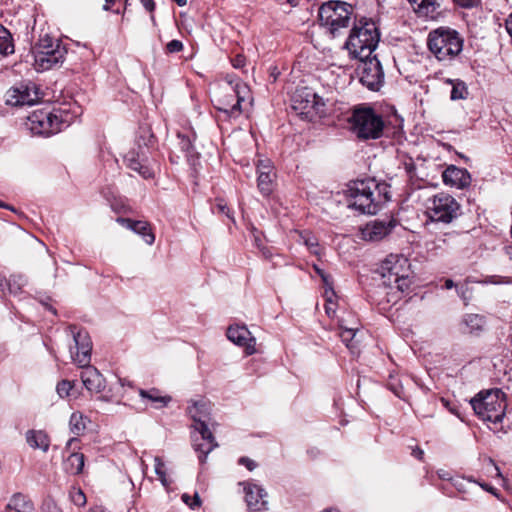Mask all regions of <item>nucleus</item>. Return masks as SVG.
Here are the masks:
<instances>
[{"label": "nucleus", "instance_id": "1", "mask_svg": "<svg viewBox=\"0 0 512 512\" xmlns=\"http://www.w3.org/2000/svg\"><path fill=\"white\" fill-rule=\"evenodd\" d=\"M391 186L374 178L352 181L346 190L347 206L360 214H376L391 199Z\"/></svg>", "mask_w": 512, "mask_h": 512}, {"label": "nucleus", "instance_id": "2", "mask_svg": "<svg viewBox=\"0 0 512 512\" xmlns=\"http://www.w3.org/2000/svg\"><path fill=\"white\" fill-rule=\"evenodd\" d=\"M379 272L387 303H397L412 283L409 260L403 255L390 254L382 261Z\"/></svg>", "mask_w": 512, "mask_h": 512}, {"label": "nucleus", "instance_id": "3", "mask_svg": "<svg viewBox=\"0 0 512 512\" xmlns=\"http://www.w3.org/2000/svg\"><path fill=\"white\" fill-rule=\"evenodd\" d=\"M380 32L371 19L361 18L353 22L350 34L344 43L352 58L363 60L371 58L370 55L377 48Z\"/></svg>", "mask_w": 512, "mask_h": 512}, {"label": "nucleus", "instance_id": "4", "mask_svg": "<svg viewBox=\"0 0 512 512\" xmlns=\"http://www.w3.org/2000/svg\"><path fill=\"white\" fill-rule=\"evenodd\" d=\"M211 404L204 398L192 401L188 413L194 421V428L199 432L201 439H195L194 447L199 452V460L204 462L207 455L217 446L209 426H213L211 418Z\"/></svg>", "mask_w": 512, "mask_h": 512}, {"label": "nucleus", "instance_id": "5", "mask_svg": "<svg viewBox=\"0 0 512 512\" xmlns=\"http://www.w3.org/2000/svg\"><path fill=\"white\" fill-rule=\"evenodd\" d=\"M353 6L345 1L330 0L318 10L320 25L333 38L343 35L352 23Z\"/></svg>", "mask_w": 512, "mask_h": 512}, {"label": "nucleus", "instance_id": "6", "mask_svg": "<svg viewBox=\"0 0 512 512\" xmlns=\"http://www.w3.org/2000/svg\"><path fill=\"white\" fill-rule=\"evenodd\" d=\"M348 123L351 132L360 140H376L383 136L384 119L372 107H354Z\"/></svg>", "mask_w": 512, "mask_h": 512}, {"label": "nucleus", "instance_id": "7", "mask_svg": "<svg viewBox=\"0 0 512 512\" xmlns=\"http://www.w3.org/2000/svg\"><path fill=\"white\" fill-rule=\"evenodd\" d=\"M429 51L439 61H452L463 49V39L456 30L440 27L428 34Z\"/></svg>", "mask_w": 512, "mask_h": 512}, {"label": "nucleus", "instance_id": "8", "mask_svg": "<svg viewBox=\"0 0 512 512\" xmlns=\"http://www.w3.org/2000/svg\"><path fill=\"white\" fill-rule=\"evenodd\" d=\"M26 125L34 135L51 136L70 125V116L62 109H38L28 117Z\"/></svg>", "mask_w": 512, "mask_h": 512}, {"label": "nucleus", "instance_id": "9", "mask_svg": "<svg viewBox=\"0 0 512 512\" xmlns=\"http://www.w3.org/2000/svg\"><path fill=\"white\" fill-rule=\"evenodd\" d=\"M470 405L483 420L493 423L502 421L507 406L505 394L499 388L480 391L471 398Z\"/></svg>", "mask_w": 512, "mask_h": 512}, {"label": "nucleus", "instance_id": "10", "mask_svg": "<svg viewBox=\"0 0 512 512\" xmlns=\"http://www.w3.org/2000/svg\"><path fill=\"white\" fill-rule=\"evenodd\" d=\"M32 53L35 69L46 71L64 62L67 49L59 39H54L45 34L32 46Z\"/></svg>", "mask_w": 512, "mask_h": 512}, {"label": "nucleus", "instance_id": "11", "mask_svg": "<svg viewBox=\"0 0 512 512\" xmlns=\"http://www.w3.org/2000/svg\"><path fill=\"white\" fill-rule=\"evenodd\" d=\"M461 215V205L450 194L438 193L428 200L427 216L432 222L449 224Z\"/></svg>", "mask_w": 512, "mask_h": 512}, {"label": "nucleus", "instance_id": "12", "mask_svg": "<svg viewBox=\"0 0 512 512\" xmlns=\"http://www.w3.org/2000/svg\"><path fill=\"white\" fill-rule=\"evenodd\" d=\"M124 163L129 169L137 172L144 179L154 177V170L149 160L148 144L144 140L143 145L140 139L137 140V147L132 148L125 154Z\"/></svg>", "mask_w": 512, "mask_h": 512}, {"label": "nucleus", "instance_id": "13", "mask_svg": "<svg viewBox=\"0 0 512 512\" xmlns=\"http://www.w3.org/2000/svg\"><path fill=\"white\" fill-rule=\"evenodd\" d=\"M360 82L371 91H379L384 84V71L377 56L360 60Z\"/></svg>", "mask_w": 512, "mask_h": 512}, {"label": "nucleus", "instance_id": "14", "mask_svg": "<svg viewBox=\"0 0 512 512\" xmlns=\"http://www.w3.org/2000/svg\"><path fill=\"white\" fill-rule=\"evenodd\" d=\"M74 343L75 351L70 348L71 358L78 365H86L91 361L92 341L85 329H79L76 325L68 327Z\"/></svg>", "mask_w": 512, "mask_h": 512}, {"label": "nucleus", "instance_id": "15", "mask_svg": "<svg viewBox=\"0 0 512 512\" xmlns=\"http://www.w3.org/2000/svg\"><path fill=\"white\" fill-rule=\"evenodd\" d=\"M291 101L293 110L305 117L317 113L319 106H324L322 98L308 88L297 90Z\"/></svg>", "mask_w": 512, "mask_h": 512}, {"label": "nucleus", "instance_id": "16", "mask_svg": "<svg viewBox=\"0 0 512 512\" xmlns=\"http://www.w3.org/2000/svg\"><path fill=\"white\" fill-rule=\"evenodd\" d=\"M7 102L15 106L33 105L40 99L38 88L34 83L20 84L9 90Z\"/></svg>", "mask_w": 512, "mask_h": 512}, {"label": "nucleus", "instance_id": "17", "mask_svg": "<svg viewBox=\"0 0 512 512\" xmlns=\"http://www.w3.org/2000/svg\"><path fill=\"white\" fill-rule=\"evenodd\" d=\"M396 225L397 222L393 218L376 219L365 225L362 229V237L367 241H380L389 235Z\"/></svg>", "mask_w": 512, "mask_h": 512}, {"label": "nucleus", "instance_id": "18", "mask_svg": "<svg viewBox=\"0 0 512 512\" xmlns=\"http://www.w3.org/2000/svg\"><path fill=\"white\" fill-rule=\"evenodd\" d=\"M227 337L234 344L243 347L246 354L255 353L256 340L245 326H230L227 329Z\"/></svg>", "mask_w": 512, "mask_h": 512}, {"label": "nucleus", "instance_id": "19", "mask_svg": "<svg viewBox=\"0 0 512 512\" xmlns=\"http://www.w3.org/2000/svg\"><path fill=\"white\" fill-rule=\"evenodd\" d=\"M245 501L250 511L259 512L267 509V493L260 486L244 483Z\"/></svg>", "mask_w": 512, "mask_h": 512}, {"label": "nucleus", "instance_id": "20", "mask_svg": "<svg viewBox=\"0 0 512 512\" xmlns=\"http://www.w3.org/2000/svg\"><path fill=\"white\" fill-rule=\"evenodd\" d=\"M442 180L447 186L465 189L471 184V175L464 168L449 165L442 173Z\"/></svg>", "mask_w": 512, "mask_h": 512}, {"label": "nucleus", "instance_id": "21", "mask_svg": "<svg viewBox=\"0 0 512 512\" xmlns=\"http://www.w3.org/2000/svg\"><path fill=\"white\" fill-rule=\"evenodd\" d=\"M232 89L234 96L236 97V103H226L223 107L218 108V110L223 112L228 118L238 117L241 114V104L249 97L250 94L249 87L241 81L236 82Z\"/></svg>", "mask_w": 512, "mask_h": 512}, {"label": "nucleus", "instance_id": "22", "mask_svg": "<svg viewBox=\"0 0 512 512\" xmlns=\"http://www.w3.org/2000/svg\"><path fill=\"white\" fill-rule=\"evenodd\" d=\"M116 221L127 229H130L134 233L140 235L146 244L152 245L154 243L155 235L148 222L123 217H118Z\"/></svg>", "mask_w": 512, "mask_h": 512}, {"label": "nucleus", "instance_id": "23", "mask_svg": "<svg viewBox=\"0 0 512 512\" xmlns=\"http://www.w3.org/2000/svg\"><path fill=\"white\" fill-rule=\"evenodd\" d=\"M25 440L28 446L34 450L38 449L44 453L49 450L50 437L44 430H27L25 433Z\"/></svg>", "mask_w": 512, "mask_h": 512}, {"label": "nucleus", "instance_id": "24", "mask_svg": "<svg viewBox=\"0 0 512 512\" xmlns=\"http://www.w3.org/2000/svg\"><path fill=\"white\" fill-rule=\"evenodd\" d=\"M84 388L90 393H100V386H56L57 393L60 398L67 399L69 402L77 401L83 395Z\"/></svg>", "mask_w": 512, "mask_h": 512}, {"label": "nucleus", "instance_id": "25", "mask_svg": "<svg viewBox=\"0 0 512 512\" xmlns=\"http://www.w3.org/2000/svg\"><path fill=\"white\" fill-rule=\"evenodd\" d=\"M7 510L9 512H35L31 500L21 493L14 494L11 497L7 504Z\"/></svg>", "mask_w": 512, "mask_h": 512}, {"label": "nucleus", "instance_id": "26", "mask_svg": "<svg viewBox=\"0 0 512 512\" xmlns=\"http://www.w3.org/2000/svg\"><path fill=\"white\" fill-rule=\"evenodd\" d=\"M414 11L420 17L433 18L437 13L439 4L436 0H409Z\"/></svg>", "mask_w": 512, "mask_h": 512}, {"label": "nucleus", "instance_id": "27", "mask_svg": "<svg viewBox=\"0 0 512 512\" xmlns=\"http://www.w3.org/2000/svg\"><path fill=\"white\" fill-rule=\"evenodd\" d=\"M79 377L82 384H101L104 380L98 369L90 363L79 365Z\"/></svg>", "mask_w": 512, "mask_h": 512}, {"label": "nucleus", "instance_id": "28", "mask_svg": "<svg viewBox=\"0 0 512 512\" xmlns=\"http://www.w3.org/2000/svg\"><path fill=\"white\" fill-rule=\"evenodd\" d=\"M178 145L186 157H190L194 153L193 142L196 139V134L193 130L181 131L177 133Z\"/></svg>", "mask_w": 512, "mask_h": 512}, {"label": "nucleus", "instance_id": "29", "mask_svg": "<svg viewBox=\"0 0 512 512\" xmlns=\"http://www.w3.org/2000/svg\"><path fill=\"white\" fill-rule=\"evenodd\" d=\"M85 457L82 453H71L65 463V470L70 474L77 475L82 472Z\"/></svg>", "mask_w": 512, "mask_h": 512}, {"label": "nucleus", "instance_id": "30", "mask_svg": "<svg viewBox=\"0 0 512 512\" xmlns=\"http://www.w3.org/2000/svg\"><path fill=\"white\" fill-rule=\"evenodd\" d=\"M14 53V43L11 33L0 24V56Z\"/></svg>", "mask_w": 512, "mask_h": 512}, {"label": "nucleus", "instance_id": "31", "mask_svg": "<svg viewBox=\"0 0 512 512\" xmlns=\"http://www.w3.org/2000/svg\"><path fill=\"white\" fill-rule=\"evenodd\" d=\"M274 178L275 173L268 174L267 172H262L258 175L257 187L263 196L268 197L273 192Z\"/></svg>", "mask_w": 512, "mask_h": 512}, {"label": "nucleus", "instance_id": "32", "mask_svg": "<svg viewBox=\"0 0 512 512\" xmlns=\"http://www.w3.org/2000/svg\"><path fill=\"white\" fill-rule=\"evenodd\" d=\"M140 395L144 398H148L157 408L166 406L171 397L167 395H161L159 390L151 388L150 390H140Z\"/></svg>", "mask_w": 512, "mask_h": 512}, {"label": "nucleus", "instance_id": "33", "mask_svg": "<svg viewBox=\"0 0 512 512\" xmlns=\"http://www.w3.org/2000/svg\"><path fill=\"white\" fill-rule=\"evenodd\" d=\"M69 429L74 435H81L86 429V418L80 412H74L70 416Z\"/></svg>", "mask_w": 512, "mask_h": 512}, {"label": "nucleus", "instance_id": "34", "mask_svg": "<svg viewBox=\"0 0 512 512\" xmlns=\"http://www.w3.org/2000/svg\"><path fill=\"white\" fill-rule=\"evenodd\" d=\"M462 322L471 333L481 331L485 326V318L479 314H466Z\"/></svg>", "mask_w": 512, "mask_h": 512}, {"label": "nucleus", "instance_id": "35", "mask_svg": "<svg viewBox=\"0 0 512 512\" xmlns=\"http://www.w3.org/2000/svg\"><path fill=\"white\" fill-rule=\"evenodd\" d=\"M340 327V338L342 342H344L349 349H354L357 343V341H355V337L359 331L358 327H347L344 325H341Z\"/></svg>", "mask_w": 512, "mask_h": 512}, {"label": "nucleus", "instance_id": "36", "mask_svg": "<svg viewBox=\"0 0 512 512\" xmlns=\"http://www.w3.org/2000/svg\"><path fill=\"white\" fill-rule=\"evenodd\" d=\"M468 94L469 92L466 83L461 79H455L451 89L450 99L452 101L464 100L468 97Z\"/></svg>", "mask_w": 512, "mask_h": 512}, {"label": "nucleus", "instance_id": "37", "mask_svg": "<svg viewBox=\"0 0 512 512\" xmlns=\"http://www.w3.org/2000/svg\"><path fill=\"white\" fill-rule=\"evenodd\" d=\"M27 280L22 275H11L8 279L7 292L11 295H19L22 292L23 286H25Z\"/></svg>", "mask_w": 512, "mask_h": 512}, {"label": "nucleus", "instance_id": "38", "mask_svg": "<svg viewBox=\"0 0 512 512\" xmlns=\"http://www.w3.org/2000/svg\"><path fill=\"white\" fill-rule=\"evenodd\" d=\"M300 238L303 240L304 245L308 248V250L314 254L320 255V248L318 239L309 231H304L300 233Z\"/></svg>", "mask_w": 512, "mask_h": 512}, {"label": "nucleus", "instance_id": "39", "mask_svg": "<svg viewBox=\"0 0 512 512\" xmlns=\"http://www.w3.org/2000/svg\"><path fill=\"white\" fill-rule=\"evenodd\" d=\"M313 269L315 272L321 277L324 286H325V294L328 295V293H331V296H334V290H333V282L331 280V276L324 272L319 266L313 265Z\"/></svg>", "mask_w": 512, "mask_h": 512}, {"label": "nucleus", "instance_id": "40", "mask_svg": "<svg viewBox=\"0 0 512 512\" xmlns=\"http://www.w3.org/2000/svg\"><path fill=\"white\" fill-rule=\"evenodd\" d=\"M69 495H70L71 501L76 506L81 507V506H84L86 504V496H85L84 492L80 488L73 487L70 490Z\"/></svg>", "mask_w": 512, "mask_h": 512}, {"label": "nucleus", "instance_id": "41", "mask_svg": "<svg viewBox=\"0 0 512 512\" xmlns=\"http://www.w3.org/2000/svg\"><path fill=\"white\" fill-rule=\"evenodd\" d=\"M154 461H155V467H154L155 473L158 475L161 483L164 486H168V482H167L166 473H165V470H164V463H163V461L159 457H155Z\"/></svg>", "mask_w": 512, "mask_h": 512}, {"label": "nucleus", "instance_id": "42", "mask_svg": "<svg viewBox=\"0 0 512 512\" xmlns=\"http://www.w3.org/2000/svg\"><path fill=\"white\" fill-rule=\"evenodd\" d=\"M183 502L188 505L191 509H195L200 507L201 500L198 493H195L193 497H191L189 494L184 493L182 495Z\"/></svg>", "mask_w": 512, "mask_h": 512}, {"label": "nucleus", "instance_id": "43", "mask_svg": "<svg viewBox=\"0 0 512 512\" xmlns=\"http://www.w3.org/2000/svg\"><path fill=\"white\" fill-rule=\"evenodd\" d=\"M262 172H267L268 174H274V167L270 160H260L257 164V173L260 175Z\"/></svg>", "mask_w": 512, "mask_h": 512}, {"label": "nucleus", "instance_id": "44", "mask_svg": "<svg viewBox=\"0 0 512 512\" xmlns=\"http://www.w3.org/2000/svg\"><path fill=\"white\" fill-rule=\"evenodd\" d=\"M183 50V43L180 40H171L166 45V51L168 53H178Z\"/></svg>", "mask_w": 512, "mask_h": 512}, {"label": "nucleus", "instance_id": "45", "mask_svg": "<svg viewBox=\"0 0 512 512\" xmlns=\"http://www.w3.org/2000/svg\"><path fill=\"white\" fill-rule=\"evenodd\" d=\"M485 283L500 285V284H509V283H511V281L507 277L492 275V276H488L486 278Z\"/></svg>", "mask_w": 512, "mask_h": 512}, {"label": "nucleus", "instance_id": "46", "mask_svg": "<svg viewBox=\"0 0 512 512\" xmlns=\"http://www.w3.org/2000/svg\"><path fill=\"white\" fill-rule=\"evenodd\" d=\"M453 2L461 8L470 9L477 7L481 0H453Z\"/></svg>", "mask_w": 512, "mask_h": 512}, {"label": "nucleus", "instance_id": "47", "mask_svg": "<svg viewBox=\"0 0 512 512\" xmlns=\"http://www.w3.org/2000/svg\"><path fill=\"white\" fill-rule=\"evenodd\" d=\"M452 485L459 491V492H465V478L463 477H455L451 479Z\"/></svg>", "mask_w": 512, "mask_h": 512}, {"label": "nucleus", "instance_id": "48", "mask_svg": "<svg viewBox=\"0 0 512 512\" xmlns=\"http://www.w3.org/2000/svg\"><path fill=\"white\" fill-rule=\"evenodd\" d=\"M231 63L234 68H243L246 64V58L243 55L238 54L232 58Z\"/></svg>", "mask_w": 512, "mask_h": 512}, {"label": "nucleus", "instance_id": "49", "mask_svg": "<svg viewBox=\"0 0 512 512\" xmlns=\"http://www.w3.org/2000/svg\"><path fill=\"white\" fill-rule=\"evenodd\" d=\"M239 464L244 465L249 471H252L256 467V463L248 457H241Z\"/></svg>", "mask_w": 512, "mask_h": 512}, {"label": "nucleus", "instance_id": "50", "mask_svg": "<svg viewBox=\"0 0 512 512\" xmlns=\"http://www.w3.org/2000/svg\"><path fill=\"white\" fill-rule=\"evenodd\" d=\"M215 208L217 209V211H218L219 213H221V214H225L228 218H231L230 213H229V212H230V210H229V208L227 207V205H226L222 200H220V201L216 204Z\"/></svg>", "mask_w": 512, "mask_h": 512}, {"label": "nucleus", "instance_id": "51", "mask_svg": "<svg viewBox=\"0 0 512 512\" xmlns=\"http://www.w3.org/2000/svg\"><path fill=\"white\" fill-rule=\"evenodd\" d=\"M8 286V279L0 273V293L6 294Z\"/></svg>", "mask_w": 512, "mask_h": 512}, {"label": "nucleus", "instance_id": "52", "mask_svg": "<svg viewBox=\"0 0 512 512\" xmlns=\"http://www.w3.org/2000/svg\"><path fill=\"white\" fill-rule=\"evenodd\" d=\"M143 7L148 11V12H153L154 9H155V2L153 0H140Z\"/></svg>", "mask_w": 512, "mask_h": 512}, {"label": "nucleus", "instance_id": "53", "mask_svg": "<svg viewBox=\"0 0 512 512\" xmlns=\"http://www.w3.org/2000/svg\"><path fill=\"white\" fill-rule=\"evenodd\" d=\"M390 390L393 394L399 398H404L403 396V386H389Z\"/></svg>", "mask_w": 512, "mask_h": 512}, {"label": "nucleus", "instance_id": "54", "mask_svg": "<svg viewBox=\"0 0 512 512\" xmlns=\"http://www.w3.org/2000/svg\"><path fill=\"white\" fill-rule=\"evenodd\" d=\"M467 292H468L467 288L466 289H463V288L457 289V293L464 300L465 305H467V303H468V297L466 295Z\"/></svg>", "mask_w": 512, "mask_h": 512}, {"label": "nucleus", "instance_id": "55", "mask_svg": "<svg viewBox=\"0 0 512 512\" xmlns=\"http://www.w3.org/2000/svg\"><path fill=\"white\" fill-rule=\"evenodd\" d=\"M412 455L419 459V460H422L423 459V455H424V452L421 448L419 447H416L413 451H412Z\"/></svg>", "mask_w": 512, "mask_h": 512}, {"label": "nucleus", "instance_id": "56", "mask_svg": "<svg viewBox=\"0 0 512 512\" xmlns=\"http://www.w3.org/2000/svg\"><path fill=\"white\" fill-rule=\"evenodd\" d=\"M438 476H439L441 479H443V480H450V481H451V479H453L452 477H450L449 473H447V472H445V471H443V470H441V471H439V472H438Z\"/></svg>", "mask_w": 512, "mask_h": 512}, {"label": "nucleus", "instance_id": "57", "mask_svg": "<svg viewBox=\"0 0 512 512\" xmlns=\"http://www.w3.org/2000/svg\"><path fill=\"white\" fill-rule=\"evenodd\" d=\"M116 2V0H105V4L103 6L104 11H110L111 5H113Z\"/></svg>", "mask_w": 512, "mask_h": 512}, {"label": "nucleus", "instance_id": "58", "mask_svg": "<svg viewBox=\"0 0 512 512\" xmlns=\"http://www.w3.org/2000/svg\"><path fill=\"white\" fill-rule=\"evenodd\" d=\"M455 286V283L453 282L452 279H446L445 280V283H444V288L445 289H451Z\"/></svg>", "mask_w": 512, "mask_h": 512}, {"label": "nucleus", "instance_id": "59", "mask_svg": "<svg viewBox=\"0 0 512 512\" xmlns=\"http://www.w3.org/2000/svg\"><path fill=\"white\" fill-rule=\"evenodd\" d=\"M480 486H481L483 489H485L486 491H489V492H491V493H493V494H496V493H495V489H494L493 487L488 486L487 484H480Z\"/></svg>", "mask_w": 512, "mask_h": 512}, {"label": "nucleus", "instance_id": "60", "mask_svg": "<svg viewBox=\"0 0 512 512\" xmlns=\"http://www.w3.org/2000/svg\"><path fill=\"white\" fill-rule=\"evenodd\" d=\"M75 380H68V379H63L61 380L60 382H58V384H63V385H66V384H75Z\"/></svg>", "mask_w": 512, "mask_h": 512}, {"label": "nucleus", "instance_id": "61", "mask_svg": "<svg viewBox=\"0 0 512 512\" xmlns=\"http://www.w3.org/2000/svg\"><path fill=\"white\" fill-rule=\"evenodd\" d=\"M172 1L175 2L180 7L185 6L187 4V0H172Z\"/></svg>", "mask_w": 512, "mask_h": 512}, {"label": "nucleus", "instance_id": "62", "mask_svg": "<svg viewBox=\"0 0 512 512\" xmlns=\"http://www.w3.org/2000/svg\"><path fill=\"white\" fill-rule=\"evenodd\" d=\"M77 441H78V439L76 437L69 439V441L67 442V447H70L74 442H77Z\"/></svg>", "mask_w": 512, "mask_h": 512}, {"label": "nucleus", "instance_id": "63", "mask_svg": "<svg viewBox=\"0 0 512 512\" xmlns=\"http://www.w3.org/2000/svg\"><path fill=\"white\" fill-rule=\"evenodd\" d=\"M454 82H455V79L447 78V79L444 80V83L449 84L451 86H453Z\"/></svg>", "mask_w": 512, "mask_h": 512}, {"label": "nucleus", "instance_id": "64", "mask_svg": "<svg viewBox=\"0 0 512 512\" xmlns=\"http://www.w3.org/2000/svg\"><path fill=\"white\" fill-rule=\"evenodd\" d=\"M45 307H46L49 311H51L53 314H56V310H55L52 306H50V305H48V304H45Z\"/></svg>", "mask_w": 512, "mask_h": 512}]
</instances>
